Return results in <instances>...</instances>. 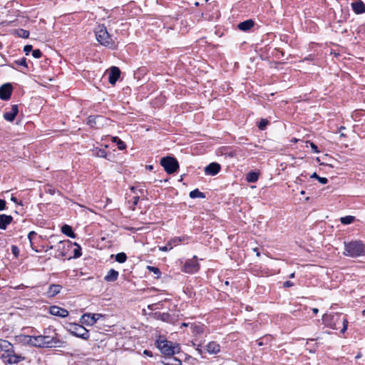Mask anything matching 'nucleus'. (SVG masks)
Returning <instances> with one entry per match:
<instances>
[{
  "instance_id": "nucleus-10",
  "label": "nucleus",
  "mask_w": 365,
  "mask_h": 365,
  "mask_svg": "<svg viewBox=\"0 0 365 365\" xmlns=\"http://www.w3.org/2000/svg\"><path fill=\"white\" fill-rule=\"evenodd\" d=\"M12 92L11 84L6 83L0 87V98L4 101L9 100Z\"/></svg>"
},
{
  "instance_id": "nucleus-17",
  "label": "nucleus",
  "mask_w": 365,
  "mask_h": 365,
  "mask_svg": "<svg viewBox=\"0 0 365 365\" xmlns=\"http://www.w3.org/2000/svg\"><path fill=\"white\" fill-rule=\"evenodd\" d=\"M13 220V217L11 215H0V229L6 230L7 225H9Z\"/></svg>"
},
{
  "instance_id": "nucleus-44",
  "label": "nucleus",
  "mask_w": 365,
  "mask_h": 365,
  "mask_svg": "<svg viewBox=\"0 0 365 365\" xmlns=\"http://www.w3.org/2000/svg\"><path fill=\"white\" fill-rule=\"evenodd\" d=\"M347 324H348L347 320L346 319H344V320H343V325L344 326H343V329L341 331L342 333H344L346 330V329H347Z\"/></svg>"
},
{
  "instance_id": "nucleus-30",
  "label": "nucleus",
  "mask_w": 365,
  "mask_h": 365,
  "mask_svg": "<svg viewBox=\"0 0 365 365\" xmlns=\"http://www.w3.org/2000/svg\"><path fill=\"white\" fill-rule=\"evenodd\" d=\"M127 256L124 252L118 253L115 255V260L119 263H123L126 261Z\"/></svg>"
},
{
  "instance_id": "nucleus-48",
  "label": "nucleus",
  "mask_w": 365,
  "mask_h": 365,
  "mask_svg": "<svg viewBox=\"0 0 365 365\" xmlns=\"http://www.w3.org/2000/svg\"><path fill=\"white\" fill-rule=\"evenodd\" d=\"M138 200H139V197H135L133 198V206L137 205Z\"/></svg>"
},
{
  "instance_id": "nucleus-47",
  "label": "nucleus",
  "mask_w": 365,
  "mask_h": 365,
  "mask_svg": "<svg viewBox=\"0 0 365 365\" xmlns=\"http://www.w3.org/2000/svg\"><path fill=\"white\" fill-rule=\"evenodd\" d=\"M36 235V232L34 231H31L28 235V238L29 239L30 242L31 243L32 241V237Z\"/></svg>"
},
{
  "instance_id": "nucleus-62",
  "label": "nucleus",
  "mask_w": 365,
  "mask_h": 365,
  "mask_svg": "<svg viewBox=\"0 0 365 365\" xmlns=\"http://www.w3.org/2000/svg\"><path fill=\"white\" fill-rule=\"evenodd\" d=\"M49 191H50V194H51V195H54V192H52V190H49Z\"/></svg>"
},
{
  "instance_id": "nucleus-19",
  "label": "nucleus",
  "mask_w": 365,
  "mask_h": 365,
  "mask_svg": "<svg viewBox=\"0 0 365 365\" xmlns=\"http://www.w3.org/2000/svg\"><path fill=\"white\" fill-rule=\"evenodd\" d=\"M62 289V287L59 284H51L48 287L47 294L48 296L50 297H53L60 293L61 290Z\"/></svg>"
},
{
  "instance_id": "nucleus-21",
  "label": "nucleus",
  "mask_w": 365,
  "mask_h": 365,
  "mask_svg": "<svg viewBox=\"0 0 365 365\" xmlns=\"http://www.w3.org/2000/svg\"><path fill=\"white\" fill-rule=\"evenodd\" d=\"M206 348L207 352L210 354H217L220 351V345L215 341L210 342Z\"/></svg>"
},
{
  "instance_id": "nucleus-29",
  "label": "nucleus",
  "mask_w": 365,
  "mask_h": 365,
  "mask_svg": "<svg viewBox=\"0 0 365 365\" xmlns=\"http://www.w3.org/2000/svg\"><path fill=\"white\" fill-rule=\"evenodd\" d=\"M11 346V344L9 341L0 339V349L9 351Z\"/></svg>"
},
{
  "instance_id": "nucleus-46",
  "label": "nucleus",
  "mask_w": 365,
  "mask_h": 365,
  "mask_svg": "<svg viewBox=\"0 0 365 365\" xmlns=\"http://www.w3.org/2000/svg\"><path fill=\"white\" fill-rule=\"evenodd\" d=\"M318 181H319L320 183H322V184H326V183H327L328 180H327V178H326L320 177V178H319Z\"/></svg>"
},
{
  "instance_id": "nucleus-54",
  "label": "nucleus",
  "mask_w": 365,
  "mask_h": 365,
  "mask_svg": "<svg viewBox=\"0 0 365 365\" xmlns=\"http://www.w3.org/2000/svg\"><path fill=\"white\" fill-rule=\"evenodd\" d=\"M146 168H147L148 170H153V165H147V166H146Z\"/></svg>"
},
{
  "instance_id": "nucleus-50",
  "label": "nucleus",
  "mask_w": 365,
  "mask_h": 365,
  "mask_svg": "<svg viewBox=\"0 0 365 365\" xmlns=\"http://www.w3.org/2000/svg\"><path fill=\"white\" fill-rule=\"evenodd\" d=\"M143 353H144V354L150 356H153L152 352L150 351H148V350H145L143 351Z\"/></svg>"
},
{
  "instance_id": "nucleus-56",
  "label": "nucleus",
  "mask_w": 365,
  "mask_h": 365,
  "mask_svg": "<svg viewBox=\"0 0 365 365\" xmlns=\"http://www.w3.org/2000/svg\"><path fill=\"white\" fill-rule=\"evenodd\" d=\"M11 200L13 202H17V199H16V197L12 196V197H11Z\"/></svg>"
},
{
  "instance_id": "nucleus-2",
  "label": "nucleus",
  "mask_w": 365,
  "mask_h": 365,
  "mask_svg": "<svg viewBox=\"0 0 365 365\" xmlns=\"http://www.w3.org/2000/svg\"><path fill=\"white\" fill-rule=\"evenodd\" d=\"M344 255L351 257L365 255V245L361 241L345 242Z\"/></svg>"
},
{
  "instance_id": "nucleus-45",
  "label": "nucleus",
  "mask_w": 365,
  "mask_h": 365,
  "mask_svg": "<svg viewBox=\"0 0 365 365\" xmlns=\"http://www.w3.org/2000/svg\"><path fill=\"white\" fill-rule=\"evenodd\" d=\"M293 285L294 284L290 281H286L283 284L284 287H292Z\"/></svg>"
},
{
  "instance_id": "nucleus-23",
  "label": "nucleus",
  "mask_w": 365,
  "mask_h": 365,
  "mask_svg": "<svg viewBox=\"0 0 365 365\" xmlns=\"http://www.w3.org/2000/svg\"><path fill=\"white\" fill-rule=\"evenodd\" d=\"M6 357H8V359L6 360V362L8 364H16L24 359V358L20 356L11 354L9 353H6Z\"/></svg>"
},
{
  "instance_id": "nucleus-61",
  "label": "nucleus",
  "mask_w": 365,
  "mask_h": 365,
  "mask_svg": "<svg viewBox=\"0 0 365 365\" xmlns=\"http://www.w3.org/2000/svg\"><path fill=\"white\" fill-rule=\"evenodd\" d=\"M182 325L184 326V327H187V324L186 323H182Z\"/></svg>"
},
{
  "instance_id": "nucleus-40",
  "label": "nucleus",
  "mask_w": 365,
  "mask_h": 365,
  "mask_svg": "<svg viewBox=\"0 0 365 365\" xmlns=\"http://www.w3.org/2000/svg\"><path fill=\"white\" fill-rule=\"evenodd\" d=\"M16 63H18L20 66H24L25 67L27 66L26 58H23L19 61H16Z\"/></svg>"
},
{
  "instance_id": "nucleus-8",
  "label": "nucleus",
  "mask_w": 365,
  "mask_h": 365,
  "mask_svg": "<svg viewBox=\"0 0 365 365\" xmlns=\"http://www.w3.org/2000/svg\"><path fill=\"white\" fill-rule=\"evenodd\" d=\"M102 315L101 314H91L86 313L84 314L81 319V322L82 324H84L87 326L93 325L101 317Z\"/></svg>"
},
{
  "instance_id": "nucleus-14",
  "label": "nucleus",
  "mask_w": 365,
  "mask_h": 365,
  "mask_svg": "<svg viewBox=\"0 0 365 365\" xmlns=\"http://www.w3.org/2000/svg\"><path fill=\"white\" fill-rule=\"evenodd\" d=\"M351 8L353 11L357 14H363L365 13V4L361 0H354V1L351 4Z\"/></svg>"
},
{
  "instance_id": "nucleus-33",
  "label": "nucleus",
  "mask_w": 365,
  "mask_h": 365,
  "mask_svg": "<svg viewBox=\"0 0 365 365\" xmlns=\"http://www.w3.org/2000/svg\"><path fill=\"white\" fill-rule=\"evenodd\" d=\"M17 34L21 38H27L29 36V31L24 29H19L17 31Z\"/></svg>"
},
{
  "instance_id": "nucleus-18",
  "label": "nucleus",
  "mask_w": 365,
  "mask_h": 365,
  "mask_svg": "<svg viewBox=\"0 0 365 365\" xmlns=\"http://www.w3.org/2000/svg\"><path fill=\"white\" fill-rule=\"evenodd\" d=\"M334 316L332 314H325L322 316V322L326 326L332 329H335V323L333 322Z\"/></svg>"
},
{
  "instance_id": "nucleus-1",
  "label": "nucleus",
  "mask_w": 365,
  "mask_h": 365,
  "mask_svg": "<svg viewBox=\"0 0 365 365\" xmlns=\"http://www.w3.org/2000/svg\"><path fill=\"white\" fill-rule=\"evenodd\" d=\"M26 343L36 347H58L61 341L56 337L39 335L36 336H24Z\"/></svg>"
},
{
  "instance_id": "nucleus-57",
  "label": "nucleus",
  "mask_w": 365,
  "mask_h": 365,
  "mask_svg": "<svg viewBox=\"0 0 365 365\" xmlns=\"http://www.w3.org/2000/svg\"><path fill=\"white\" fill-rule=\"evenodd\" d=\"M289 277H290V278H294V272L292 273V274L289 275Z\"/></svg>"
},
{
  "instance_id": "nucleus-24",
  "label": "nucleus",
  "mask_w": 365,
  "mask_h": 365,
  "mask_svg": "<svg viewBox=\"0 0 365 365\" xmlns=\"http://www.w3.org/2000/svg\"><path fill=\"white\" fill-rule=\"evenodd\" d=\"M61 231L63 234L70 237L75 238L76 237V235L73 232L71 227L68 225L62 226Z\"/></svg>"
},
{
  "instance_id": "nucleus-3",
  "label": "nucleus",
  "mask_w": 365,
  "mask_h": 365,
  "mask_svg": "<svg viewBox=\"0 0 365 365\" xmlns=\"http://www.w3.org/2000/svg\"><path fill=\"white\" fill-rule=\"evenodd\" d=\"M96 40L103 46L109 48L115 46V41L108 33L104 25H98L95 29Z\"/></svg>"
},
{
  "instance_id": "nucleus-31",
  "label": "nucleus",
  "mask_w": 365,
  "mask_h": 365,
  "mask_svg": "<svg viewBox=\"0 0 365 365\" xmlns=\"http://www.w3.org/2000/svg\"><path fill=\"white\" fill-rule=\"evenodd\" d=\"M164 364H165V365H181L182 361L180 359L175 357V358L169 359L168 361L165 362Z\"/></svg>"
},
{
  "instance_id": "nucleus-63",
  "label": "nucleus",
  "mask_w": 365,
  "mask_h": 365,
  "mask_svg": "<svg viewBox=\"0 0 365 365\" xmlns=\"http://www.w3.org/2000/svg\"><path fill=\"white\" fill-rule=\"evenodd\" d=\"M103 153H105V152H104V151H101V156H104V155H103Z\"/></svg>"
},
{
  "instance_id": "nucleus-4",
  "label": "nucleus",
  "mask_w": 365,
  "mask_h": 365,
  "mask_svg": "<svg viewBox=\"0 0 365 365\" xmlns=\"http://www.w3.org/2000/svg\"><path fill=\"white\" fill-rule=\"evenodd\" d=\"M156 344L158 348L164 355L172 356L180 351V346L178 344L175 345L172 341L158 339L156 341Z\"/></svg>"
},
{
  "instance_id": "nucleus-43",
  "label": "nucleus",
  "mask_w": 365,
  "mask_h": 365,
  "mask_svg": "<svg viewBox=\"0 0 365 365\" xmlns=\"http://www.w3.org/2000/svg\"><path fill=\"white\" fill-rule=\"evenodd\" d=\"M6 208V201L0 199V210H4Z\"/></svg>"
},
{
  "instance_id": "nucleus-35",
  "label": "nucleus",
  "mask_w": 365,
  "mask_h": 365,
  "mask_svg": "<svg viewBox=\"0 0 365 365\" xmlns=\"http://www.w3.org/2000/svg\"><path fill=\"white\" fill-rule=\"evenodd\" d=\"M148 269L150 271L153 272L155 274H156L157 275V278L160 277V269L158 268L155 267L148 266Z\"/></svg>"
},
{
  "instance_id": "nucleus-20",
  "label": "nucleus",
  "mask_w": 365,
  "mask_h": 365,
  "mask_svg": "<svg viewBox=\"0 0 365 365\" xmlns=\"http://www.w3.org/2000/svg\"><path fill=\"white\" fill-rule=\"evenodd\" d=\"M118 277V272L115 271L113 269H111L108 272V274L105 276L104 279L106 282H110L117 280Z\"/></svg>"
},
{
  "instance_id": "nucleus-27",
  "label": "nucleus",
  "mask_w": 365,
  "mask_h": 365,
  "mask_svg": "<svg viewBox=\"0 0 365 365\" xmlns=\"http://www.w3.org/2000/svg\"><path fill=\"white\" fill-rule=\"evenodd\" d=\"M189 195L191 198H196V197L204 198V197H205V194L203 192L199 191L198 189H195V190L191 191L190 192Z\"/></svg>"
},
{
  "instance_id": "nucleus-52",
  "label": "nucleus",
  "mask_w": 365,
  "mask_h": 365,
  "mask_svg": "<svg viewBox=\"0 0 365 365\" xmlns=\"http://www.w3.org/2000/svg\"><path fill=\"white\" fill-rule=\"evenodd\" d=\"M1 358L3 359L4 362H6V359H8V357H6V354H3L2 356H1Z\"/></svg>"
},
{
  "instance_id": "nucleus-22",
  "label": "nucleus",
  "mask_w": 365,
  "mask_h": 365,
  "mask_svg": "<svg viewBox=\"0 0 365 365\" xmlns=\"http://www.w3.org/2000/svg\"><path fill=\"white\" fill-rule=\"evenodd\" d=\"M254 24H255L254 21L251 19H249V20H247V21L240 23L238 24V29L242 31H248L254 26Z\"/></svg>"
},
{
  "instance_id": "nucleus-39",
  "label": "nucleus",
  "mask_w": 365,
  "mask_h": 365,
  "mask_svg": "<svg viewBox=\"0 0 365 365\" xmlns=\"http://www.w3.org/2000/svg\"><path fill=\"white\" fill-rule=\"evenodd\" d=\"M32 50V46L31 45H26L24 48V51L25 52L26 55H29V52Z\"/></svg>"
},
{
  "instance_id": "nucleus-37",
  "label": "nucleus",
  "mask_w": 365,
  "mask_h": 365,
  "mask_svg": "<svg viewBox=\"0 0 365 365\" xmlns=\"http://www.w3.org/2000/svg\"><path fill=\"white\" fill-rule=\"evenodd\" d=\"M32 56L36 58H38L42 56V52L39 49H35L32 51Z\"/></svg>"
},
{
  "instance_id": "nucleus-41",
  "label": "nucleus",
  "mask_w": 365,
  "mask_h": 365,
  "mask_svg": "<svg viewBox=\"0 0 365 365\" xmlns=\"http://www.w3.org/2000/svg\"><path fill=\"white\" fill-rule=\"evenodd\" d=\"M266 344H267V338L266 337L262 338V339L260 341H257V344L259 346Z\"/></svg>"
},
{
  "instance_id": "nucleus-9",
  "label": "nucleus",
  "mask_w": 365,
  "mask_h": 365,
  "mask_svg": "<svg viewBox=\"0 0 365 365\" xmlns=\"http://www.w3.org/2000/svg\"><path fill=\"white\" fill-rule=\"evenodd\" d=\"M200 264L197 262L196 257L187 260L183 267V271L187 273H194L199 269Z\"/></svg>"
},
{
  "instance_id": "nucleus-36",
  "label": "nucleus",
  "mask_w": 365,
  "mask_h": 365,
  "mask_svg": "<svg viewBox=\"0 0 365 365\" xmlns=\"http://www.w3.org/2000/svg\"><path fill=\"white\" fill-rule=\"evenodd\" d=\"M75 245L78 246V248L75 249L73 251V257L78 258L81 256V249L80 246L78 245L76 243H75Z\"/></svg>"
},
{
  "instance_id": "nucleus-58",
  "label": "nucleus",
  "mask_w": 365,
  "mask_h": 365,
  "mask_svg": "<svg viewBox=\"0 0 365 365\" xmlns=\"http://www.w3.org/2000/svg\"><path fill=\"white\" fill-rule=\"evenodd\" d=\"M361 357V354H359L356 356V359H359Z\"/></svg>"
},
{
  "instance_id": "nucleus-11",
  "label": "nucleus",
  "mask_w": 365,
  "mask_h": 365,
  "mask_svg": "<svg viewBox=\"0 0 365 365\" xmlns=\"http://www.w3.org/2000/svg\"><path fill=\"white\" fill-rule=\"evenodd\" d=\"M120 75V70L116 66H112L110 68L108 81L110 84L114 85Z\"/></svg>"
},
{
  "instance_id": "nucleus-32",
  "label": "nucleus",
  "mask_w": 365,
  "mask_h": 365,
  "mask_svg": "<svg viewBox=\"0 0 365 365\" xmlns=\"http://www.w3.org/2000/svg\"><path fill=\"white\" fill-rule=\"evenodd\" d=\"M341 222L344 225L351 224L354 220V217L353 216H346L341 218Z\"/></svg>"
},
{
  "instance_id": "nucleus-12",
  "label": "nucleus",
  "mask_w": 365,
  "mask_h": 365,
  "mask_svg": "<svg viewBox=\"0 0 365 365\" xmlns=\"http://www.w3.org/2000/svg\"><path fill=\"white\" fill-rule=\"evenodd\" d=\"M220 165L217 163H211L205 168V173L208 175H215L220 170Z\"/></svg>"
},
{
  "instance_id": "nucleus-64",
  "label": "nucleus",
  "mask_w": 365,
  "mask_h": 365,
  "mask_svg": "<svg viewBox=\"0 0 365 365\" xmlns=\"http://www.w3.org/2000/svg\"><path fill=\"white\" fill-rule=\"evenodd\" d=\"M341 137H345V135L344 133H341Z\"/></svg>"
},
{
  "instance_id": "nucleus-13",
  "label": "nucleus",
  "mask_w": 365,
  "mask_h": 365,
  "mask_svg": "<svg viewBox=\"0 0 365 365\" xmlns=\"http://www.w3.org/2000/svg\"><path fill=\"white\" fill-rule=\"evenodd\" d=\"M185 237H174L170 240L165 246L159 247V250L163 252H167L171 250L173 246H176L179 242H182Z\"/></svg>"
},
{
  "instance_id": "nucleus-55",
  "label": "nucleus",
  "mask_w": 365,
  "mask_h": 365,
  "mask_svg": "<svg viewBox=\"0 0 365 365\" xmlns=\"http://www.w3.org/2000/svg\"><path fill=\"white\" fill-rule=\"evenodd\" d=\"M312 311L314 314H317L319 312V309L317 308H314Z\"/></svg>"
},
{
  "instance_id": "nucleus-25",
  "label": "nucleus",
  "mask_w": 365,
  "mask_h": 365,
  "mask_svg": "<svg viewBox=\"0 0 365 365\" xmlns=\"http://www.w3.org/2000/svg\"><path fill=\"white\" fill-rule=\"evenodd\" d=\"M112 141L118 145V148L120 150H125L126 148L125 143L122 141L118 137H113Z\"/></svg>"
},
{
  "instance_id": "nucleus-28",
  "label": "nucleus",
  "mask_w": 365,
  "mask_h": 365,
  "mask_svg": "<svg viewBox=\"0 0 365 365\" xmlns=\"http://www.w3.org/2000/svg\"><path fill=\"white\" fill-rule=\"evenodd\" d=\"M158 319L163 322H168L170 319V314L168 313H155Z\"/></svg>"
},
{
  "instance_id": "nucleus-16",
  "label": "nucleus",
  "mask_w": 365,
  "mask_h": 365,
  "mask_svg": "<svg viewBox=\"0 0 365 365\" xmlns=\"http://www.w3.org/2000/svg\"><path fill=\"white\" fill-rule=\"evenodd\" d=\"M18 112H19L18 106L17 105H13L11 108V110L8 111V112H6L4 114V118L6 120L11 122V121H13L14 120V118L16 116Z\"/></svg>"
},
{
  "instance_id": "nucleus-34",
  "label": "nucleus",
  "mask_w": 365,
  "mask_h": 365,
  "mask_svg": "<svg viewBox=\"0 0 365 365\" xmlns=\"http://www.w3.org/2000/svg\"><path fill=\"white\" fill-rule=\"evenodd\" d=\"M269 124V121L267 119H262L258 124V128L259 130H264L267 125Z\"/></svg>"
},
{
  "instance_id": "nucleus-7",
  "label": "nucleus",
  "mask_w": 365,
  "mask_h": 365,
  "mask_svg": "<svg viewBox=\"0 0 365 365\" xmlns=\"http://www.w3.org/2000/svg\"><path fill=\"white\" fill-rule=\"evenodd\" d=\"M108 122V119L102 115H90L87 118V124L92 128H101Z\"/></svg>"
},
{
  "instance_id": "nucleus-38",
  "label": "nucleus",
  "mask_w": 365,
  "mask_h": 365,
  "mask_svg": "<svg viewBox=\"0 0 365 365\" xmlns=\"http://www.w3.org/2000/svg\"><path fill=\"white\" fill-rule=\"evenodd\" d=\"M307 143H309L310 144V146H311V148H312L313 153H319V150H318L317 146L314 143H312V142H309V141H307Z\"/></svg>"
},
{
  "instance_id": "nucleus-15",
  "label": "nucleus",
  "mask_w": 365,
  "mask_h": 365,
  "mask_svg": "<svg viewBox=\"0 0 365 365\" xmlns=\"http://www.w3.org/2000/svg\"><path fill=\"white\" fill-rule=\"evenodd\" d=\"M50 314L54 316L66 317L68 315V312L58 306H52L50 307Z\"/></svg>"
},
{
  "instance_id": "nucleus-6",
  "label": "nucleus",
  "mask_w": 365,
  "mask_h": 365,
  "mask_svg": "<svg viewBox=\"0 0 365 365\" xmlns=\"http://www.w3.org/2000/svg\"><path fill=\"white\" fill-rule=\"evenodd\" d=\"M69 332L77 337L83 339H88L89 338L88 331L82 325L78 324H71L69 325Z\"/></svg>"
},
{
  "instance_id": "nucleus-53",
  "label": "nucleus",
  "mask_w": 365,
  "mask_h": 365,
  "mask_svg": "<svg viewBox=\"0 0 365 365\" xmlns=\"http://www.w3.org/2000/svg\"><path fill=\"white\" fill-rule=\"evenodd\" d=\"M155 304H150V305H148V308L149 309H150V310H153V309H154V306H155Z\"/></svg>"
},
{
  "instance_id": "nucleus-51",
  "label": "nucleus",
  "mask_w": 365,
  "mask_h": 365,
  "mask_svg": "<svg viewBox=\"0 0 365 365\" xmlns=\"http://www.w3.org/2000/svg\"><path fill=\"white\" fill-rule=\"evenodd\" d=\"M253 251H254V252H255V253H256L257 256H258V257H259V256L260 255V253H259V250H258V248H257V247L254 248V249H253Z\"/></svg>"
},
{
  "instance_id": "nucleus-60",
  "label": "nucleus",
  "mask_w": 365,
  "mask_h": 365,
  "mask_svg": "<svg viewBox=\"0 0 365 365\" xmlns=\"http://www.w3.org/2000/svg\"><path fill=\"white\" fill-rule=\"evenodd\" d=\"M362 315L365 317V309L362 311Z\"/></svg>"
},
{
  "instance_id": "nucleus-5",
  "label": "nucleus",
  "mask_w": 365,
  "mask_h": 365,
  "mask_svg": "<svg viewBox=\"0 0 365 365\" xmlns=\"http://www.w3.org/2000/svg\"><path fill=\"white\" fill-rule=\"evenodd\" d=\"M160 164L164 168L165 170L169 174L176 172L179 168L177 160L170 156L162 158L160 160Z\"/></svg>"
},
{
  "instance_id": "nucleus-59",
  "label": "nucleus",
  "mask_w": 365,
  "mask_h": 365,
  "mask_svg": "<svg viewBox=\"0 0 365 365\" xmlns=\"http://www.w3.org/2000/svg\"><path fill=\"white\" fill-rule=\"evenodd\" d=\"M344 129H345V127H344V126H341L339 128V130H344Z\"/></svg>"
},
{
  "instance_id": "nucleus-49",
  "label": "nucleus",
  "mask_w": 365,
  "mask_h": 365,
  "mask_svg": "<svg viewBox=\"0 0 365 365\" xmlns=\"http://www.w3.org/2000/svg\"><path fill=\"white\" fill-rule=\"evenodd\" d=\"M311 178H315L317 180H319V178H320L316 173H314L312 175H311Z\"/></svg>"
},
{
  "instance_id": "nucleus-42",
  "label": "nucleus",
  "mask_w": 365,
  "mask_h": 365,
  "mask_svg": "<svg viewBox=\"0 0 365 365\" xmlns=\"http://www.w3.org/2000/svg\"><path fill=\"white\" fill-rule=\"evenodd\" d=\"M11 251L15 256H17L19 255V250L16 246L13 245L11 247Z\"/></svg>"
},
{
  "instance_id": "nucleus-26",
  "label": "nucleus",
  "mask_w": 365,
  "mask_h": 365,
  "mask_svg": "<svg viewBox=\"0 0 365 365\" xmlns=\"http://www.w3.org/2000/svg\"><path fill=\"white\" fill-rule=\"evenodd\" d=\"M259 178V175L255 172H250L247 175V180L250 182H255Z\"/></svg>"
}]
</instances>
